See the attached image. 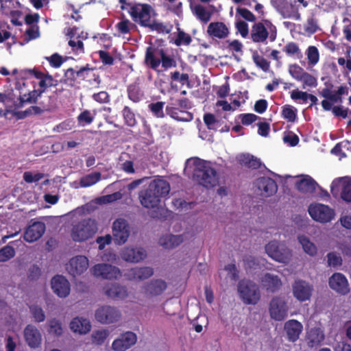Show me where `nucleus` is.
Listing matches in <instances>:
<instances>
[{"label":"nucleus","instance_id":"nucleus-1","mask_svg":"<svg viewBox=\"0 0 351 351\" xmlns=\"http://www.w3.org/2000/svg\"><path fill=\"white\" fill-rule=\"evenodd\" d=\"M170 185L165 180H154L139 195L141 204L147 208H154L160 204L161 199L169 195Z\"/></svg>","mask_w":351,"mask_h":351},{"label":"nucleus","instance_id":"nucleus-2","mask_svg":"<svg viewBox=\"0 0 351 351\" xmlns=\"http://www.w3.org/2000/svg\"><path fill=\"white\" fill-rule=\"evenodd\" d=\"M193 179L199 185L211 189L219 184V176L217 171L207 161L199 162L195 165Z\"/></svg>","mask_w":351,"mask_h":351},{"label":"nucleus","instance_id":"nucleus-3","mask_svg":"<svg viewBox=\"0 0 351 351\" xmlns=\"http://www.w3.org/2000/svg\"><path fill=\"white\" fill-rule=\"evenodd\" d=\"M97 231V223L95 219H84L73 226L71 237L75 242H82L92 237Z\"/></svg>","mask_w":351,"mask_h":351},{"label":"nucleus","instance_id":"nucleus-4","mask_svg":"<svg viewBox=\"0 0 351 351\" xmlns=\"http://www.w3.org/2000/svg\"><path fill=\"white\" fill-rule=\"evenodd\" d=\"M237 290L240 298L245 304H256L261 298V293L258 285L250 280L239 281Z\"/></svg>","mask_w":351,"mask_h":351},{"label":"nucleus","instance_id":"nucleus-5","mask_svg":"<svg viewBox=\"0 0 351 351\" xmlns=\"http://www.w3.org/2000/svg\"><path fill=\"white\" fill-rule=\"evenodd\" d=\"M152 13H154V10L147 3H136L130 8V11L132 20L145 27L150 25Z\"/></svg>","mask_w":351,"mask_h":351},{"label":"nucleus","instance_id":"nucleus-6","mask_svg":"<svg viewBox=\"0 0 351 351\" xmlns=\"http://www.w3.org/2000/svg\"><path fill=\"white\" fill-rule=\"evenodd\" d=\"M38 86L39 88L36 90L29 91L28 93L20 95L19 101L14 103V108L16 109L21 108L25 104H32L33 102H36L37 99H43L44 97H46L44 95L47 88L45 77L39 80Z\"/></svg>","mask_w":351,"mask_h":351},{"label":"nucleus","instance_id":"nucleus-7","mask_svg":"<svg viewBox=\"0 0 351 351\" xmlns=\"http://www.w3.org/2000/svg\"><path fill=\"white\" fill-rule=\"evenodd\" d=\"M265 252L269 257L280 263H287L291 257V252L284 245L272 241L265 245Z\"/></svg>","mask_w":351,"mask_h":351},{"label":"nucleus","instance_id":"nucleus-8","mask_svg":"<svg viewBox=\"0 0 351 351\" xmlns=\"http://www.w3.org/2000/svg\"><path fill=\"white\" fill-rule=\"evenodd\" d=\"M32 104L36 105L27 108L30 117L41 115L45 112H52L57 108V97L55 95L44 97L43 99H37V101Z\"/></svg>","mask_w":351,"mask_h":351},{"label":"nucleus","instance_id":"nucleus-9","mask_svg":"<svg viewBox=\"0 0 351 351\" xmlns=\"http://www.w3.org/2000/svg\"><path fill=\"white\" fill-rule=\"evenodd\" d=\"M308 211L313 220L320 223L330 222L335 217L334 210L322 204H311Z\"/></svg>","mask_w":351,"mask_h":351},{"label":"nucleus","instance_id":"nucleus-10","mask_svg":"<svg viewBox=\"0 0 351 351\" xmlns=\"http://www.w3.org/2000/svg\"><path fill=\"white\" fill-rule=\"evenodd\" d=\"M289 307L284 298L274 297L269 306V312L271 319L276 321L284 320L288 315Z\"/></svg>","mask_w":351,"mask_h":351},{"label":"nucleus","instance_id":"nucleus-11","mask_svg":"<svg viewBox=\"0 0 351 351\" xmlns=\"http://www.w3.org/2000/svg\"><path fill=\"white\" fill-rule=\"evenodd\" d=\"M130 234V226L123 218L117 219L112 224V236L117 244H124Z\"/></svg>","mask_w":351,"mask_h":351},{"label":"nucleus","instance_id":"nucleus-12","mask_svg":"<svg viewBox=\"0 0 351 351\" xmlns=\"http://www.w3.org/2000/svg\"><path fill=\"white\" fill-rule=\"evenodd\" d=\"M121 315V312L117 308L110 306H100L95 313L96 320L105 324L118 322Z\"/></svg>","mask_w":351,"mask_h":351},{"label":"nucleus","instance_id":"nucleus-13","mask_svg":"<svg viewBox=\"0 0 351 351\" xmlns=\"http://www.w3.org/2000/svg\"><path fill=\"white\" fill-rule=\"evenodd\" d=\"M272 5L283 18L300 20L301 16L298 8L287 0H272Z\"/></svg>","mask_w":351,"mask_h":351},{"label":"nucleus","instance_id":"nucleus-14","mask_svg":"<svg viewBox=\"0 0 351 351\" xmlns=\"http://www.w3.org/2000/svg\"><path fill=\"white\" fill-rule=\"evenodd\" d=\"M293 296L300 302H305L310 300L313 287L308 282L298 279L292 285Z\"/></svg>","mask_w":351,"mask_h":351},{"label":"nucleus","instance_id":"nucleus-15","mask_svg":"<svg viewBox=\"0 0 351 351\" xmlns=\"http://www.w3.org/2000/svg\"><path fill=\"white\" fill-rule=\"evenodd\" d=\"M91 270L95 276L101 277L104 279H117L121 276V271L118 267L107 263L97 264Z\"/></svg>","mask_w":351,"mask_h":351},{"label":"nucleus","instance_id":"nucleus-16","mask_svg":"<svg viewBox=\"0 0 351 351\" xmlns=\"http://www.w3.org/2000/svg\"><path fill=\"white\" fill-rule=\"evenodd\" d=\"M45 229L46 227L44 222L32 219L31 223L27 226L24 232V240L28 243L36 241L44 234Z\"/></svg>","mask_w":351,"mask_h":351},{"label":"nucleus","instance_id":"nucleus-17","mask_svg":"<svg viewBox=\"0 0 351 351\" xmlns=\"http://www.w3.org/2000/svg\"><path fill=\"white\" fill-rule=\"evenodd\" d=\"M331 289L339 294L346 295L350 292V287L346 277L341 273H334L328 279Z\"/></svg>","mask_w":351,"mask_h":351},{"label":"nucleus","instance_id":"nucleus-18","mask_svg":"<svg viewBox=\"0 0 351 351\" xmlns=\"http://www.w3.org/2000/svg\"><path fill=\"white\" fill-rule=\"evenodd\" d=\"M137 337L134 332L128 331L122 333L112 343V348L114 351H125L136 342Z\"/></svg>","mask_w":351,"mask_h":351},{"label":"nucleus","instance_id":"nucleus-19","mask_svg":"<svg viewBox=\"0 0 351 351\" xmlns=\"http://www.w3.org/2000/svg\"><path fill=\"white\" fill-rule=\"evenodd\" d=\"M88 267V260L84 256L72 258L66 265V270L73 277L84 273Z\"/></svg>","mask_w":351,"mask_h":351},{"label":"nucleus","instance_id":"nucleus-20","mask_svg":"<svg viewBox=\"0 0 351 351\" xmlns=\"http://www.w3.org/2000/svg\"><path fill=\"white\" fill-rule=\"evenodd\" d=\"M256 186L265 197H270L275 194L278 189L276 181L269 177H261L256 180Z\"/></svg>","mask_w":351,"mask_h":351},{"label":"nucleus","instance_id":"nucleus-21","mask_svg":"<svg viewBox=\"0 0 351 351\" xmlns=\"http://www.w3.org/2000/svg\"><path fill=\"white\" fill-rule=\"evenodd\" d=\"M51 289L60 298H65L70 293V284L65 277L57 275L51 279Z\"/></svg>","mask_w":351,"mask_h":351},{"label":"nucleus","instance_id":"nucleus-22","mask_svg":"<svg viewBox=\"0 0 351 351\" xmlns=\"http://www.w3.org/2000/svg\"><path fill=\"white\" fill-rule=\"evenodd\" d=\"M24 337L31 348H38L42 341V335L39 330L34 325L28 324L24 330Z\"/></svg>","mask_w":351,"mask_h":351},{"label":"nucleus","instance_id":"nucleus-23","mask_svg":"<svg viewBox=\"0 0 351 351\" xmlns=\"http://www.w3.org/2000/svg\"><path fill=\"white\" fill-rule=\"evenodd\" d=\"M206 32L213 39H224L230 34V30L227 25L219 21L209 23Z\"/></svg>","mask_w":351,"mask_h":351},{"label":"nucleus","instance_id":"nucleus-24","mask_svg":"<svg viewBox=\"0 0 351 351\" xmlns=\"http://www.w3.org/2000/svg\"><path fill=\"white\" fill-rule=\"evenodd\" d=\"M284 329L288 341L293 343L299 339L303 326L296 319H289L285 323Z\"/></svg>","mask_w":351,"mask_h":351},{"label":"nucleus","instance_id":"nucleus-25","mask_svg":"<svg viewBox=\"0 0 351 351\" xmlns=\"http://www.w3.org/2000/svg\"><path fill=\"white\" fill-rule=\"evenodd\" d=\"M153 274L154 270L150 267H136L128 269L125 276L130 280H143L149 278Z\"/></svg>","mask_w":351,"mask_h":351},{"label":"nucleus","instance_id":"nucleus-26","mask_svg":"<svg viewBox=\"0 0 351 351\" xmlns=\"http://www.w3.org/2000/svg\"><path fill=\"white\" fill-rule=\"evenodd\" d=\"M146 256V252L141 247H125L121 253V257L128 262L138 263Z\"/></svg>","mask_w":351,"mask_h":351},{"label":"nucleus","instance_id":"nucleus-27","mask_svg":"<svg viewBox=\"0 0 351 351\" xmlns=\"http://www.w3.org/2000/svg\"><path fill=\"white\" fill-rule=\"evenodd\" d=\"M167 282L161 279H154L144 286L145 292L150 296L161 295L167 289Z\"/></svg>","mask_w":351,"mask_h":351},{"label":"nucleus","instance_id":"nucleus-28","mask_svg":"<svg viewBox=\"0 0 351 351\" xmlns=\"http://www.w3.org/2000/svg\"><path fill=\"white\" fill-rule=\"evenodd\" d=\"M317 186L316 181L309 176H305L295 182V187L298 191L305 194L313 193Z\"/></svg>","mask_w":351,"mask_h":351},{"label":"nucleus","instance_id":"nucleus-29","mask_svg":"<svg viewBox=\"0 0 351 351\" xmlns=\"http://www.w3.org/2000/svg\"><path fill=\"white\" fill-rule=\"evenodd\" d=\"M104 289L105 294L112 299H124L128 296L126 287L117 283L107 285Z\"/></svg>","mask_w":351,"mask_h":351},{"label":"nucleus","instance_id":"nucleus-30","mask_svg":"<svg viewBox=\"0 0 351 351\" xmlns=\"http://www.w3.org/2000/svg\"><path fill=\"white\" fill-rule=\"evenodd\" d=\"M163 48L157 46L150 45L146 48L144 62L145 64L154 71H157V67L152 66L154 61H160V53L163 51Z\"/></svg>","mask_w":351,"mask_h":351},{"label":"nucleus","instance_id":"nucleus-31","mask_svg":"<svg viewBox=\"0 0 351 351\" xmlns=\"http://www.w3.org/2000/svg\"><path fill=\"white\" fill-rule=\"evenodd\" d=\"M70 328L73 332L86 334L90 330L91 325L88 319L76 317L71 320Z\"/></svg>","mask_w":351,"mask_h":351},{"label":"nucleus","instance_id":"nucleus-32","mask_svg":"<svg viewBox=\"0 0 351 351\" xmlns=\"http://www.w3.org/2000/svg\"><path fill=\"white\" fill-rule=\"evenodd\" d=\"M251 38L254 43H263L268 38L269 33L265 25L259 22L252 25Z\"/></svg>","mask_w":351,"mask_h":351},{"label":"nucleus","instance_id":"nucleus-33","mask_svg":"<svg viewBox=\"0 0 351 351\" xmlns=\"http://www.w3.org/2000/svg\"><path fill=\"white\" fill-rule=\"evenodd\" d=\"M262 283L267 291L271 293L278 291L282 286V282L278 276L269 273H267L264 275L262 278Z\"/></svg>","mask_w":351,"mask_h":351},{"label":"nucleus","instance_id":"nucleus-34","mask_svg":"<svg viewBox=\"0 0 351 351\" xmlns=\"http://www.w3.org/2000/svg\"><path fill=\"white\" fill-rule=\"evenodd\" d=\"M127 94L128 99L133 103L137 104L144 100L145 93L138 83H133L128 86Z\"/></svg>","mask_w":351,"mask_h":351},{"label":"nucleus","instance_id":"nucleus-35","mask_svg":"<svg viewBox=\"0 0 351 351\" xmlns=\"http://www.w3.org/2000/svg\"><path fill=\"white\" fill-rule=\"evenodd\" d=\"M160 61H152V66L157 67L158 69L161 64L162 67L165 71H167L171 68L176 67L177 66L176 60L172 56L168 55L165 49L160 53Z\"/></svg>","mask_w":351,"mask_h":351},{"label":"nucleus","instance_id":"nucleus-36","mask_svg":"<svg viewBox=\"0 0 351 351\" xmlns=\"http://www.w3.org/2000/svg\"><path fill=\"white\" fill-rule=\"evenodd\" d=\"M241 165L252 169H258L262 165L261 160L250 154H241L239 158Z\"/></svg>","mask_w":351,"mask_h":351},{"label":"nucleus","instance_id":"nucleus-37","mask_svg":"<svg viewBox=\"0 0 351 351\" xmlns=\"http://www.w3.org/2000/svg\"><path fill=\"white\" fill-rule=\"evenodd\" d=\"M183 242L182 235L168 234L161 237L159 240L160 244L166 249H172Z\"/></svg>","mask_w":351,"mask_h":351},{"label":"nucleus","instance_id":"nucleus-38","mask_svg":"<svg viewBox=\"0 0 351 351\" xmlns=\"http://www.w3.org/2000/svg\"><path fill=\"white\" fill-rule=\"evenodd\" d=\"M324 339V335L318 328H311L306 335L307 343L309 347L318 346Z\"/></svg>","mask_w":351,"mask_h":351},{"label":"nucleus","instance_id":"nucleus-39","mask_svg":"<svg viewBox=\"0 0 351 351\" xmlns=\"http://www.w3.org/2000/svg\"><path fill=\"white\" fill-rule=\"evenodd\" d=\"M77 28L73 27L71 29L69 35L70 36V40L69 41V45L72 48V50L76 54H80L84 53V43L82 40L74 39V36L77 34Z\"/></svg>","mask_w":351,"mask_h":351},{"label":"nucleus","instance_id":"nucleus-40","mask_svg":"<svg viewBox=\"0 0 351 351\" xmlns=\"http://www.w3.org/2000/svg\"><path fill=\"white\" fill-rule=\"evenodd\" d=\"M124 124L133 128L137 125V120L133 110L128 106H125L121 110Z\"/></svg>","mask_w":351,"mask_h":351},{"label":"nucleus","instance_id":"nucleus-41","mask_svg":"<svg viewBox=\"0 0 351 351\" xmlns=\"http://www.w3.org/2000/svg\"><path fill=\"white\" fill-rule=\"evenodd\" d=\"M100 172H93L87 174L80 178V184L81 187L86 188L95 184L101 180Z\"/></svg>","mask_w":351,"mask_h":351},{"label":"nucleus","instance_id":"nucleus-42","mask_svg":"<svg viewBox=\"0 0 351 351\" xmlns=\"http://www.w3.org/2000/svg\"><path fill=\"white\" fill-rule=\"evenodd\" d=\"M300 243L302 245L304 251L308 255L313 256L317 254V247L312 243L309 239L304 236L301 235L298 237Z\"/></svg>","mask_w":351,"mask_h":351},{"label":"nucleus","instance_id":"nucleus-43","mask_svg":"<svg viewBox=\"0 0 351 351\" xmlns=\"http://www.w3.org/2000/svg\"><path fill=\"white\" fill-rule=\"evenodd\" d=\"M152 31H156L158 34H169L172 29L171 25H166L163 23L158 22L156 20H152L150 25L147 26Z\"/></svg>","mask_w":351,"mask_h":351},{"label":"nucleus","instance_id":"nucleus-44","mask_svg":"<svg viewBox=\"0 0 351 351\" xmlns=\"http://www.w3.org/2000/svg\"><path fill=\"white\" fill-rule=\"evenodd\" d=\"M349 88L346 86H340L337 90L332 93L327 99L332 104L342 103V95L348 94Z\"/></svg>","mask_w":351,"mask_h":351},{"label":"nucleus","instance_id":"nucleus-45","mask_svg":"<svg viewBox=\"0 0 351 351\" xmlns=\"http://www.w3.org/2000/svg\"><path fill=\"white\" fill-rule=\"evenodd\" d=\"M194 14L199 21L204 23H208L211 18V13L202 5L195 6Z\"/></svg>","mask_w":351,"mask_h":351},{"label":"nucleus","instance_id":"nucleus-46","mask_svg":"<svg viewBox=\"0 0 351 351\" xmlns=\"http://www.w3.org/2000/svg\"><path fill=\"white\" fill-rule=\"evenodd\" d=\"M252 60L256 66L261 69L264 72H268L270 67V62L264 57L260 56L257 51L252 53Z\"/></svg>","mask_w":351,"mask_h":351},{"label":"nucleus","instance_id":"nucleus-47","mask_svg":"<svg viewBox=\"0 0 351 351\" xmlns=\"http://www.w3.org/2000/svg\"><path fill=\"white\" fill-rule=\"evenodd\" d=\"M283 51L289 56H295L297 58H300L302 56L298 45L294 42L288 43L283 48Z\"/></svg>","mask_w":351,"mask_h":351},{"label":"nucleus","instance_id":"nucleus-48","mask_svg":"<svg viewBox=\"0 0 351 351\" xmlns=\"http://www.w3.org/2000/svg\"><path fill=\"white\" fill-rule=\"evenodd\" d=\"M282 117L289 122H295L297 119V109L290 105L282 107Z\"/></svg>","mask_w":351,"mask_h":351},{"label":"nucleus","instance_id":"nucleus-49","mask_svg":"<svg viewBox=\"0 0 351 351\" xmlns=\"http://www.w3.org/2000/svg\"><path fill=\"white\" fill-rule=\"evenodd\" d=\"M14 242L15 241H12L8 245L0 249V262L8 261L14 256V248L10 245V243H14Z\"/></svg>","mask_w":351,"mask_h":351},{"label":"nucleus","instance_id":"nucleus-50","mask_svg":"<svg viewBox=\"0 0 351 351\" xmlns=\"http://www.w3.org/2000/svg\"><path fill=\"white\" fill-rule=\"evenodd\" d=\"M341 198L346 202H351V178H346L343 180Z\"/></svg>","mask_w":351,"mask_h":351},{"label":"nucleus","instance_id":"nucleus-51","mask_svg":"<svg viewBox=\"0 0 351 351\" xmlns=\"http://www.w3.org/2000/svg\"><path fill=\"white\" fill-rule=\"evenodd\" d=\"M204 121L209 130H217L221 126L220 121L215 118L214 114L210 113L204 114Z\"/></svg>","mask_w":351,"mask_h":351},{"label":"nucleus","instance_id":"nucleus-52","mask_svg":"<svg viewBox=\"0 0 351 351\" xmlns=\"http://www.w3.org/2000/svg\"><path fill=\"white\" fill-rule=\"evenodd\" d=\"M165 102L157 101L155 103H151L148 105L149 110L152 112L154 116L157 118H164L165 114L163 112V108Z\"/></svg>","mask_w":351,"mask_h":351},{"label":"nucleus","instance_id":"nucleus-53","mask_svg":"<svg viewBox=\"0 0 351 351\" xmlns=\"http://www.w3.org/2000/svg\"><path fill=\"white\" fill-rule=\"evenodd\" d=\"M29 311L36 322H43L45 319V314L43 308L38 305L29 306Z\"/></svg>","mask_w":351,"mask_h":351},{"label":"nucleus","instance_id":"nucleus-54","mask_svg":"<svg viewBox=\"0 0 351 351\" xmlns=\"http://www.w3.org/2000/svg\"><path fill=\"white\" fill-rule=\"evenodd\" d=\"M306 56L309 64L315 65L319 60V53L315 46H309L306 50Z\"/></svg>","mask_w":351,"mask_h":351},{"label":"nucleus","instance_id":"nucleus-55","mask_svg":"<svg viewBox=\"0 0 351 351\" xmlns=\"http://www.w3.org/2000/svg\"><path fill=\"white\" fill-rule=\"evenodd\" d=\"M77 119L80 125H89L93 121L94 116L90 110H84L77 116Z\"/></svg>","mask_w":351,"mask_h":351},{"label":"nucleus","instance_id":"nucleus-56","mask_svg":"<svg viewBox=\"0 0 351 351\" xmlns=\"http://www.w3.org/2000/svg\"><path fill=\"white\" fill-rule=\"evenodd\" d=\"M192 38L191 36L183 31L179 30L178 36L174 41V44L176 46H180L182 45H189L191 44Z\"/></svg>","mask_w":351,"mask_h":351},{"label":"nucleus","instance_id":"nucleus-57","mask_svg":"<svg viewBox=\"0 0 351 351\" xmlns=\"http://www.w3.org/2000/svg\"><path fill=\"white\" fill-rule=\"evenodd\" d=\"M342 261L341 256L336 252H329L327 254V263L329 267L336 268L342 265Z\"/></svg>","mask_w":351,"mask_h":351},{"label":"nucleus","instance_id":"nucleus-58","mask_svg":"<svg viewBox=\"0 0 351 351\" xmlns=\"http://www.w3.org/2000/svg\"><path fill=\"white\" fill-rule=\"evenodd\" d=\"M319 29L317 21L313 17L308 18L306 23L304 25V31L308 34H315Z\"/></svg>","mask_w":351,"mask_h":351},{"label":"nucleus","instance_id":"nucleus-59","mask_svg":"<svg viewBox=\"0 0 351 351\" xmlns=\"http://www.w3.org/2000/svg\"><path fill=\"white\" fill-rule=\"evenodd\" d=\"M300 81L303 83V88H305L306 86L316 87L317 85L316 77L307 72L303 73V76Z\"/></svg>","mask_w":351,"mask_h":351},{"label":"nucleus","instance_id":"nucleus-60","mask_svg":"<svg viewBox=\"0 0 351 351\" xmlns=\"http://www.w3.org/2000/svg\"><path fill=\"white\" fill-rule=\"evenodd\" d=\"M49 332L53 334L56 336H60L62 334V324L60 321L56 319L49 321Z\"/></svg>","mask_w":351,"mask_h":351},{"label":"nucleus","instance_id":"nucleus-61","mask_svg":"<svg viewBox=\"0 0 351 351\" xmlns=\"http://www.w3.org/2000/svg\"><path fill=\"white\" fill-rule=\"evenodd\" d=\"M108 333L106 330H95L92 333L93 341L97 345H101L106 339Z\"/></svg>","mask_w":351,"mask_h":351},{"label":"nucleus","instance_id":"nucleus-62","mask_svg":"<svg viewBox=\"0 0 351 351\" xmlns=\"http://www.w3.org/2000/svg\"><path fill=\"white\" fill-rule=\"evenodd\" d=\"M289 72L294 79L300 81L306 71L301 66L295 64L289 66Z\"/></svg>","mask_w":351,"mask_h":351},{"label":"nucleus","instance_id":"nucleus-63","mask_svg":"<svg viewBox=\"0 0 351 351\" xmlns=\"http://www.w3.org/2000/svg\"><path fill=\"white\" fill-rule=\"evenodd\" d=\"M76 72L73 68H69L64 72V82L66 84L71 86H75L76 83V78L77 77L76 75Z\"/></svg>","mask_w":351,"mask_h":351},{"label":"nucleus","instance_id":"nucleus-64","mask_svg":"<svg viewBox=\"0 0 351 351\" xmlns=\"http://www.w3.org/2000/svg\"><path fill=\"white\" fill-rule=\"evenodd\" d=\"M134 25L128 19H123L119 21L115 27L121 34H129L130 32V26Z\"/></svg>","mask_w":351,"mask_h":351}]
</instances>
